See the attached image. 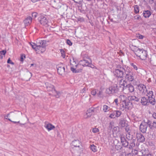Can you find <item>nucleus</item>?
<instances>
[{
  "label": "nucleus",
  "instance_id": "obj_63",
  "mask_svg": "<svg viewBox=\"0 0 156 156\" xmlns=\"http://www.w3.org/2000/svg\"><path fill=\"white\" fill-rule=\"evenodd\" d=\"M114 101L115 102L116 104L117 105V102L118 101V99H115Z\"/></svg>",
  "mask_w": 156,
  "mask_h": 156
},
{
  "label": "nucleus",
  "instance_id": "obj_14",
  "mask_svg": "<svg viewBox=\"0 0 156 156\" xmlns=\"http://www.w3.org/2000/svg\"><path fill=\"white\" fill-rule=\"evenodd\" d=\"M136 136L138 141L140 142H143L145 141V137L141 133H137Z\"/></svg>",
  "mask_w": 156,
  "mask_h": 156
},
{
  "label": "nucleus",
  "instance_id": "obj_33",
  "mask_svg": "<svg viewBox=\"0 0 156 156\" xmlns=\"http://www.w3.org/2000/svg\"><path fill=\"white\" fill-rule=\"evenodd\" d=\"M6 51L5 50H2L0 51V58L2 59L3 56L5 55L6 53Z\"/></svg>",
  "mask_w": 156,
  "mask_h": 156
},
{
  "label": "nucleus",
  "instance_id": "obj_25",
  "mask_svg": "<svg viewBox=\"0 0 156 156\" xmlns=\"http://www.w3.org/2000/svg\"><path fill=\"white\" fill-rule=\"evenodd\" d=\"M117 144L115 145V148L117 151L120 150L122 148L121 144V143L119 142L118 141Z\"/></svg>",
  "mask_w": 156,
  "mask_h": 156
},
{
  "label": "nucleus",
  "instance_id": "obj_64",
  "mask_svg": "<svg viewBox=\"0 0 156 156\" xmlns=\"http://www.w3.org/2000/svg\"><path fill=\"white\" fill-rule=\"evenodd\" d=\"M130 99H131V100H135V99L134 98H132V99H131V98H130Z\"/></svg>",
  "mask_w": 156,
  "mask_h": 156
},
{
  "label": "nucleus",
  "instance_id": "obj_2",
  "mask_svg": "<svg viewBox=\"0 0 156 156\" xmlns=\"http://www.w3.org/2000/svg\"><path fill=\"white\" fill-rule=\"evenodd\" d=\"M124 68L122 67L120 65H116V68L113 71L114 75L118 78H122L124 74L123 70L124 71Z\"/></svg>",
  "mask_w": 156,
  "mask_h": 156
},
{
  "label": "nucleus",
  "instance_id": "obj_28",
  "mask_svg": "<svg viewBox=\"0 0 156 156\" xmlns=\"http://www.w3.org/2000/svg\"><path fill=\"white\" fill-rule=\"evenodd\" d=\"M126 137L129 140H131L134 139L133 136L130 134V132H128V133L126 134Z\"/></svg>",
  "mask_w": 156,
  "mask_h": 156
},
{
  "label": "nucleus",
  "instance_id": "obj_31",
  "mask_svg": "<svg viewBox=\"0 0 156 156\" xmlns=\"http://www.w3.org/2000/svg\"><path fill=\"white\" fill-rule=\"evenodd\" d=\"M114 122L113 121L110 122L109 123V125L108 127V129L111 130L114 127Z\"/></svg>",
  "mask_w": 156,
  "mask_h": 156
},
{
  "label": "nucleus",
  "instance_id": "obj_42",
  "mask_svg": "<svg viewBox=\"0 0 156 156\" xmlns=\"http://www.w3.org/2000/svg\"><path fill=\"white\" fill-rule=\"evenodd\" d=\"M75 3L81 5L82 4L83 0H73Z\"/></svg>",
  "mask_w": 156,
  "mask_h": 156
},
{
  "label": "nucleus",
  "instance_id": "obj_37",
  "mask_svg": "<svg viewBox=\"0 0 156 156\" xmlns=\"http://www.w3.org/2000/svg\"><path fill=\"white\" fill-rule=\"evenodd\" d=\"M147 96L148 98H152L153 95V93L152 91H149V92L147 93Z\"/></svg>",
  "mask_w": 156,
  "mask_h": 156
},
{
  "label": "nucleus",
  "instance_id": "obj_23",
  "mask_svg": "<svg viewBox=\"0 0 156 156\" xmlns=\"http://www.w3.org/2000/svg\"><path fill=\"white\" fill-rule=\"evenodd\" d=\"M119 84L121 86L124 87L126 86V82L125 80H124L123 79H120L119 81Z\"/></svg>",
  "mask_w": 156,
  "mask_h": 156
},
{
  "label": "nucleus",
  "instance_id": "obj_60",
  "mask_svg": "<svg viewBox=\"0 0 156 156\" xmlns=\"http://www.w3.org/2000/svg\"><path fill=\"white\" fill-rule=\"evenodd\" d=\"M152 116L153 118H154V119H156V113L155 112L153 114Z\"/></svg>",
  "mask_w": 156,
  "mask_h": 156
},
{
  "label": "nucleus",
  "instance_id": "obj_9",
  "mask_svg": "<svg viewBox=\"0 0 156 156\" xmlns=\"http://www.w3.org/2000/svg\"><path fill=\"white\" fill-rule=\"evenodd\" d=\"M70 63L71 70L73 72L78 64V62L77 61L76 62L73 58H72V59H70Z\"/></svg>",
  "mask_w": 156,
  "mask_h": 156
},
{
  "label": "nucleus",
  "instance_id": "obj_6",
  "mask_svg": "<svg viewBox=\"0 0 156 156\" xmlns=\"http://www.w3.org/2000/svg\"><path fill=\"white\" fill-rule=\"evenodd\" d=\"M39 20L41 24L45 27L49 26L48 21L46 16H41L39 18Z\"/></svg>",
  "mask_w": 156,
  "mask_h": 156
},
{
  "label": "nucleus",
  "instance_id": "obj_52",
  "mask_svg": "<svg viewBox=\"0 0 156 156\" xmlns=\"http://www.w3.org/2000/svg\"><path fill=\"white\" fill-rule=\"evenodd\" d=\"M143 155L144 156H153L152 154L150 153H147V154L143 153Z\"/></svg>",
  "mask_w": 156,
  "mask_h": 156
},
{
  "label": "nucleus",
  "instance_id": "obj_46",
  "mask_svg": "<svg viewBox=\"0 0 156 156\" xmlns=\"http://www.w3.org/2000/svg\"><path fill=\"white\" fill-rule=\"evenodd\" d=\"M25 58V56L24 55H22L21 56L20 61L21 62H23Z\"/></svg>",
  "mask_w": 156,
  "mask_h": 156
},
{
  "label": "nucleus",
  "instance_id": "obj_48",
  "mask_svg": "<svg viewBox=\"0 0 156 156\" xmlns=\"http://www.w3.org/2000/svg\"><path fill=\"white\" fill-rule=\"evenodd\" d=\"M61 52L62 54V56L63 58H64L65 57V52L64 51H62V50H61Z\"/></svg>",
  "mask_w": 156,
  "mask_h": 156
},
{
  "label": "nucleus",
  "instance_id": "obj_17",
  "mask_svg": "<svg viewBox=\"0 0 156 156\" xmlns=\"http://www.w3.org/2000/svg\"><path fill=\"white\" fill-rule=\"evenodd\" d=\"M98 92V90L96 89H92L91 93L92 95L93 96H94L97 94V95H98V96L99 97V95H100L102 94V92L101 91H99Z\"/></svg>",
  "mask_w": 156,
  "mask_h": 156
},
{
  "label": "nucleus",
  "instance_id": "obj_21",
  "mask_svg": "<svg viewBox=\"0 0 156 156\" xmlns=\"http://www.w3.org/2000/svg\"><path fill=\"white\" fill-rule=\"evenodd\" d=\"M110 87V89L112 90V94H113L117 91V86L116 84L113 85Z\"/></svg>",
  "mask_w": 156,
  "mask_h": 156
},
{
  "label": "nucleus",
  "instance_id": "obj_55",
  "mask_svg": "<svg viewBox=\"0 0 156 156\" xmlns=\"http://www.w3.org/2000/svg\"><path fill=\"white\" fill-rule=\"evenodd\" d=\"M7 63H8L11 64H14V63L12 62L11 60L10 59V58H9L7 60Z\"/></svg>",
  "mask_w": 156,
  "mask_h": 156
},
{
  "label": "nucleus",
  "instance_id": "obj_35",
  "mask_svg": "<svg viewBox=\"0 0 156 156\" xmlns=\"http://www.w3.org/2000/svg\"><path fill=\"white\" fill-rule=\"evenodd\" d=\"M134 12L137 13L139 12V8L138 6L137 5H136L134 6Z\"/></svg>",
  "mask_w": 156,
  "mask_h": 156
},
{
  "label": "nucleus",
  "instance_id": "obj_12",
  "mask_svg": "<svg viewBox=\"0 0 156 156\" xmlns=\"http://www.w3.org/2000/svg\"><path fill=\"white\" fill-rule=\"evenodd\" d=\"M57 70L58 74L61 75L63 76L66 74L65 67L63 66H58L57 68Z\"/></svg>",
  "mask_w": 156,
  "mask_h": 156
},
{
  "label": "nucleus",
  "instance_id": "obj_11",
  "mask_svg": "<svg viewBox=\"0 0 156 156\" xmlns=\"http://www.w3.org/2000/svg\"><path fill=\"white\" fill-rule=\"evenodd\" d=\"M147 127L146 123L142 122L140 126V130L143 133H146Z\"/></svg>",
  "mask_w": 156,
  "mask_h": 156
},
{
  "label": "nucleus",
  "instance_id": "obj_13",
  "mask_svg": "<svg viewBox=\"0 0 156 156\" xmlns=\"http://www.w3.org/2000/svg\"><path fill=\"white\" fill-rule=\"evenodd\" d=\"M137 88L142 93H144L147 91L146 86L143 84H139L137 86Z\"/></svg>",
  "mask_w": 156,
  "mask_h": 156
},
{
  "label": "nucleus",
  "instance_id": "obj_4",
  "mask_svg": "<svg viewBox=\"0 0 156 156\" xmlns=\"http://www.w3.org/2000/svg\"><path fill=\"white\" fill-rule=\"evenodd\" d=\"M132 70V69L128 66L125 67L124 69L125 79L129 82H132L134 80V77L133 76Z\"/></svg>",
  "mask_w": 156,
  "mask_h": 156
},
{
  "label": "nucleus",
  "instance_id": "obj_58",
  "mask_svg": "<svg viewBox=\"0 0 156 156\" xmlns=\"http://www.w3.org/2000/svg\"><path fill=\"white\" fill-rule=\"evenodd\" d=\"M126 126V127H125V130L127 132H128V133L129 132V127L127 126Z\"/></svg>",
  "mask_w": 156,
  "mask_h": 156
},
{
  "label": "nucleus",
  "instance_id": "obj_22",
  "mask_svg": "<svg viewBox=\"0 0 156 156\" xmlns=\"http://www.w3.org/2000/svg\"><path fill=\"white\" fill-rule=\"evenodd\" d=\"M141 103L143 105H149V102L148 101L147 98H141Z\"/></svg>",
  "mask_w": 156,
  "mask_h": 156
},
{
  "label": "nucleus",
  "instance_id": "obj_51",
  "mask_svg": "<svg viewBox=\"0 0 156 156\" xmlns=\"http://www.w3.org/2000/svg\"><path fill=\"white\" fill-rule=\"evenodd\" d=\"M137 37L139 39H142L144 38V36L141 34H138L137 35Z\"/></svg>",
  "mask_w": 156,
  "mask_h": 156
},
{
  "label": "nucleus",
  "instance_id": "obj_1",
  "mask_svg": "<svg viewBox=\"0 0 156 156\" xmlns=\"http://www.w3.org/2000/svg\"><path fill=\"white\" fill-rule=\"evenodd\" d=\"M44 41L38 40L37 43H30V44L32 48L34 49L38 53H43L46 50V45Z\"/></svg>",
  "mask_w": 156,
  "mask_h": 156
},
{
  "label": "nucleus",
  "instance_id": "obj_43",
  "mask_svg": "<svg viewBox=\"0 0 156 156\" xmlns=\"http://www.w3.org/2000/svg\"><path fill=\"white\" fill-rule=\"evenodd\" d=\"M142 122H144L145 123H146V124L147 125V126H149V124H151V123L150 121L149 120H144V121Z\"/></svg>",
  "mask_w": 156,
  "mask_h": 156
},
{
  "label": "nucleus",
  "instance_id": "obj_50",
  "mask_svg": "<svg viewBox=\"0 0 156 156\" xmlns=\"http://www.w3.org/2000/svg\"><path fill=\"white\" fill-rule=\"evenodd\" d=\"M67 44L69 45L70 46L72 45V43L71 41L69 40H67L66 41Z\"/></svg>",
  "mask_w": 156,
  "mask_h": 156
},
{
  "label": "nucleus",
  "instance_id": "obj_24",
  "mask_svg": "<svg viewBox=\"0 0 156 156\" xmlns=\"http://www.w3.org/2000/svg\"><path fill=\"white\" fill-rule=\"evenodd\" d=\"M144 16L145 18H148L151 15V13L149 10L144 11L143 12Z\"/></svg>",
  "mask_w": 156,
  "mask_h": 156
},
{
  "label": "nucleus",
  "instance_id": "obj_38",
  "mask_svg": "<svg viewBox=\"0 0 156 156\" xmlns=\"http://www.w3.org/2000/svg\"><path fill=\"white\" fill-rule=\"evenodd\" d=\"M120 139H121V143L122 142H123V141H125L126 140V138L123 135H120L119 136Z\"/></svg>",
  "mask_w": 156,
  "mask_h": 156
},
{
  "label": "nucleus",
  "instance_id": "obj_61",
  "mask_svg": "<svg viewBox=\"0 0 156 156\" xmlns=\"http://www.w3.org/2000/svg\"><path fill=\"white\" fill-rule=\"evenodd\" d=\"M128 156H135V155L133 154H132L130 153L128 155Z\"/></svg>",
  "mask_w": 156,
  "mask_h": 156
},
{
  "label": "nucleus",
  "instance_id": "obj_59",
  "mask_svg": "<svg viewBox=\"0 0 156 156\" xmlns=\"http://www.w3.org/2000/svg\"><path fill=\"white\" fill-rule=\"evenodd\" d=\"M8 120L11 121V122H12L14 123H19L20 122V121H18V122H16V121H12L10 119H8Z\"/></svg>",
  "mask_w": 156,
  "mask_h": 156
},
{
  "label": "nucleus",
  "instance_id": "obj_36",
  "mask_svg": "<svg viewBox=\"0 0 156 156\" xmlns=\"http://www.w3.org/2000/svg\"><path fill=\"white\" fill-rule=\"evenodd\" d=\"M122 144V145L124 147H127L129 144V143L126 140L123 141V142H122L121 144Z\"/></svg>",
  "mask_w": 156,
  "mask_h": 156
},
{
  "label": "nucleus",
  "instance_id": "obj_7",
  "mask_svg": "<svg viewBox=\"0 0 156 156\" xmlns=\"http://www.w3.org/2000/svg\"><path fill=\"white\" fill-rule=\"evenodd\" d=\"M46 86V87L47 90L48 91H53V92L55 94L54 96H56L55 94L57 95H58L60 94L59 92H58L54 89V86L49 83H45Z\"/></svg>",
  "mask_w": 156,
  "mask_h": 156
},
{
  "label": "nucleus",
  "instance_id": "obj_10",
  "mask_svg": "<svg viewBox=\"0 0 156 156\" xmlns=\"http://www.w3.org/2000/svg\"><path fill=\"white\" fill-rule=\"evenodd\" d=\"M72 146L73 148L76 147L78 148V150H80L81 146V143L79 140H76L72 141Z\"/></svg>",
  "mask_w": 156,
  "mask_h": 156
},
{
  "label": "nucleus",
  "instance_id": "obj_47",
  "mask_svg": "<svg viewBox=\"0 0 156 156\" xmlns=\"http://www.w3.org/2000/svg\"><path fill=\"white\" fill-rule=\"evenodd\" d=\"M118 129H119V127L118 126H114L113 128V132H116Z\"/></svg>",
  "mask_w": 156,
  "mask_h": 156
},
{
  "label": "nucleus",
  "instance_id": "obj_53",
  "mask_svg": "<svg viewBox=\"0 0 156 156\" xmlns=\"http://www.w3.org/2000/svg\"><path fill=\"white\" fill-rule=\"evenodd\" d=\"M87 90V88L86 87H84L83 89L81 91V93H82V94H83V93L86 90ZM81 96H82V95H81ZM84 95H83V97L84 96Z\"/></svg>",
  "mask_w": 156,
  "mask_h": 156
},
{
  "label": "nucleus",
  "instance_id": "obj_34",
  "mask_svg": "<svg viewBox=\"0 0 156 156\" xmlns=\"http://www.w3.org/2000/svg\"><path fill=\"white\" fill-rule=\"evenodd\" d=\"M148 99H150L149 100H148V102H149V104L150 103L152 105H154L155 103V99L154 98H148Z\"/></svg>",
  "mask_w": 156,
  "mask_h": 156
},
{
  "label": "nucleus",
  "instance_id": "obj_5",
  "mask_svg": "<svg viewBox=\"0 0 156 156\" xmlns=\"http://www.w3.org/2000/svg\"><path fill=\"white\" fill-rule=\"evenodd\" d=\"M9 115H10L9 117L12 119H13L18 118L20 116L22 115V113L19 111L16 112H11L10 113L8 114L6 116H5V118L8 119V118Z\"/></svg>",
  "mask_w": 156,
  "mask_h": 156
},
{
  "label": "nucleus",
  "instance_id": "obj_19",
  "mask_svg": "<svg viewBox=\"0 0 156 156\" xmlns=\"http://www.w3.org/2000/svg\"><path fill=\"white\" fill-rule=\"evenodd\" d=\"M126 89L128 90L130 92H133L134 90L133 86L131 84L126 85Z\"/></svg>",
  "mask_w": 156,
  "mask_h": 156
},
{
  "label": "nucleus",
  "instance_id": "obj_45",
  "mask_svg": "<svg viewBox=\"0 0 156 156\" xmlns=\"http://www.w3.org/2000/svg\"><path fill=\"white\" fill-rule=\"evenodd\" d=\"M92 132L94 133H97L99 131V129L98 128H93L92 130Z\"/></svg>",
  "mask_w": 156,
  "mask_h": 156
},
{
  "label": "nucleus",
  "instance_id": "obj_49",
  "mask_svg": "<svg viewBox=\"0 0 156 156\" xmlns=\"http://www.w3.org/2000/svg\"><path fill=\"white\" fill-rule=\"evenodd\" d=\"M37 16V13L36 12H33L32 13V16L33 17L35 18Z\"/></svg>",
  "mask_w": 156,
  "mask_h": 156
},
{
  "label": "nucleus",
  "instance_id": "obj_57",
  "mask_svg": "<svg viewBox=\"0 0 156 156\" xmlns=\"http://www.w3.org/2000/svg\"><path fill=\"white\" fill-rule=\"evenodd\" d=\"M148 151L147 150H145L142 151V155H143V153L147 154V153Z\"/></svg>",
  "mask_w": 156,
  "mask_h": 156
},
{
  "label": "nucleus",
  "instance_id": "obj_15",
  "mask_svg": "<svg viewBox=\"0 0 156 156\" xmlns=\"http://www.w3.org/2000/svg\"><path fill=\"white\" fill-rule=\"evenodd\" d=\"M83 68V66L80 64V63L79 62L78 64L75 68L74 70L73 71V72L74 73L80 72H81Z\"/></svg>",
  "mask_w": 156,
  "mask_h": 156
},
{
  "label": "nucleus",
  "instance_id": "obj_54",
  "mask_svg": "<svg viewBox=\"0 0 156 156\" xmlns=\"http://www.w3.org/2000/svg\"><path fill=\"white\" fill-rule=\"evenodd\" d=\"M124 102H125V105L126 106H127L128 105H129V104L130 103V104H131V103H130L129 101L126 102V101L124 100Z\"/></svg>",
  "mask_w": 156,
  "mask_h": 156
},
{
  "label": "nucleus",
  "instance_id": "obj_30",
  "mask_svg": "<svg viewBox=\"0 0 156 156\" xmlns=\"http://www.w3.org/2000/svg\"><path fill=\"white\" fill-rule=\"evenodd\" d=\"M114 111L116 117L118 118L122 114V112L121 111L118 110H115Z\"/></svg>",
  "mask_w": 156,
  "mask_h": 156
},
{
  "label": "nucleus",
  "instance_id": "obj_20",
  "mask_svg": "<svg viewBox=\"0 0 156 156\" xmlns=\"http://www.w3.org/2000/svg\"><path fill=\"white\" fill-rule=\"evenodd\" d=\"M44 127L49 131L54 129L55 128V126L50 123L46 124V122H45V125Z\"/></svg>",
  "mask_w": 156,
  "mask_h": 156
},
{
  "label": "nucleus",
  "instance_id": "obj_3",
  "mask_svg": "<svg viewBox=\"0 0 156 156\" xmlns=\"http://www.w3.org/2000/svg\"><path fill=\"white\" fill-rule=\"evenodd\" d=\"M134 51L136 55L141 59L145 60L146 59L147 54L146 51L136 47Z\"/></svg>",
  "mask_w": 156,
  "mask_h": 156
},
{
  "label": "nucleus",
  "instance_id": "obj_40",
  "mask_svg": "<svg viewBox=\"0 0 156 156\" xmlns=\"http://www.w3.org/2000/svg\"><path fill=\"white\" fill-rule=\"evenodd\" d=\"M109 117L111 119H115V111H114L112 113L110 114Z\"/></svg>",
  "mask_w": 156,
  "mask_h": 156
},
{
  "label": "nucleus",
  "instance_id": "obj_16",
  "mask_svg": "<svg viewBox=\"0 0 156 156\" xmlns=\"http://www.w3.org/2000/svg\"><path fill=\"white\" fill-rule=\"evenodd\" d=\"M94 109L93 108H91L88 110L86 114L84 115V118L87 119L90 117L91 115V113L94 112Z\"/></svg>",
  "mask_w": 156,
  "mask_h": 156
},
{
  "label": "nucleus",
  "instance_id": "obj_27",
  "mask_svg": "<svg viewBox=\"0 0 156 156\" xmlns=\"http://www.w3.org/2000/svg\"><path fill=\"white\" fill-rule=\"evenodd\" d=\"M130 140V148H133L135 146V142L136 141V140L135 139H133Z\"/></svg>",
  "mask_w": 156,
  "mask_h": 156
},
{
  "label": "nucleus",
  "instance_id": "obj_62",
  "mask_svg": "<svg viewBox=\"0 0 156 156\" xmlns=\"http://www.w3.org/2000/svg\"><path fill=\"white\" fill-rule=\"evenodd\" d=\"M31 1L35 3L37 1H38V0H31Z\"/></svg>",
  "mask_w": 156,
  "mask_h": 156
},
{
  "label": "nucleus",
  "instance_id": "obj_32",
  "mask_svg": "<svg viewBox=\"0 0 156 156\" xmlns=\"http://www.w3.org/2000/svg\"><path fill=\"white\" fill-rule=\"evenodd\" d=\"M91 150L94 152H95L97 151V149L96 147L94 146V145L92 144L90 146Z\"/></svg>",
  "mask_w": 156,
  "mask_h": 156
},
{
  "label": "nucleus",
  "instance_id": "obj_39",
  "mask_svg": "<svg viewBox=\"0 0 156 156\" xmlns=\"http://www.w3.org/2000/svg\"><path fill=\"white\" fill-rule=\"evenodd\" d=\"M130 64L131 66L133 67L134 69L136 70H138V68L135 64L133 63H130Z\"/></svg>",
  "mask_w": 156,
  "mask_h": 156
},
{
  "label": "nucleus",
  "instance_id": "obj_26",
  "mask_svg": "<svg viewBox=\"0 0 156 156\" xmlns=\"http://www.w3.org/2000/svg\"><path fill=\"white\" fill-rule=\"evenodd\" d=\"M119 123L122 127H124L126 126L127 124L126 120L122 119L120 120Z\"/></svg>",
  "mask_w": 156,
  "mask_h": 156
},
{
  "label": "nucleus",
  "instance_id": "obj_18",
  "mask_svg": "<svg viewBox=\"0 0 156 156\" xmlns=\"http://www.w3.org/2000/svg\"><path fill=\"white\" fill-rule=\"evenodd\" d=\"M32 18L29 16L24 21V23L26 26H28L32 22Z\"/></svg>",
  "mask_w": 156,
  "mask_h": 156
},
{
  "label": "nucleus",
  "instance_id": "obj_8",
  "mask_svg": "<svg viewBox=\"0 0 156 156\" xmlns=\"http://www.w3.org/2000/svg\"><path fill=\"white\" fill-rule=\"evenodd\" d=\"M79 62L80 63V64L83 67L84 66L90 67L91 63V61L90 59L88 58L87 60H82Z\"/></svg>",
  "mask_w": 156,
  "mask_h": 156
},
{
  "label": "nucleus",
  "instance_id": "obj_56",
  "mask_svg": "<svg viewBox=\"0 0 156 156\" xmlns=\"http://www.w3.org/2000/svg\"><path fill=\"white\" fill-rule=\"evenodd\" d=\"M135 20H139L140 19H141L140 17V16H135L134 17Z\"/></svg>",
  "mask_w": 156,
  "mask_h": 156
},
{
  "label": "nucleus",
  "instance_id": "obj_44",
  "mask_svg": "<svg viewBox=\"0 0 156 156\" xmlns=\"http://www.w3.org/2000/svg\"><path fill=\"white\" fill-rule=\"evenodd\" d=\"M103 110L104 112H106L108 110V106L106 105H104L103 106Z\"/></svg>",
  "mask_w": 156,
  "mask_h": 156
},
{
  "label": "nucleus",
  "instance_id": "obj_29",
  "mask_svg": "<svg viewBox=\"0 0 156 156\" xmlns=\"http://www.w3.org/2000/svg\"><path fill=\"white\" fill-rule=\"evenodd\" d=\"M149 127L151 129H156V121H154L152 123L149 124Z\"/></svg>",
  "mask_w": 156,
  "mask_h": 156
},
{
  "label": "nucleus",
  "instance_id": "obj_41",
  "mask_svg": "<svg viewBox=\"0 0 156 156\" xmlns=\"http://www.w3.org/2000/svg\"><path fill=\"white\" fill-rule=\"evenodd\" d=\"M106 93L108 94H112V90L110 89V87L109 88L107 89L106 90Z\"/></svg>",
  "mask_w": 156,
  "mask_h": 156
}]
</instances>
